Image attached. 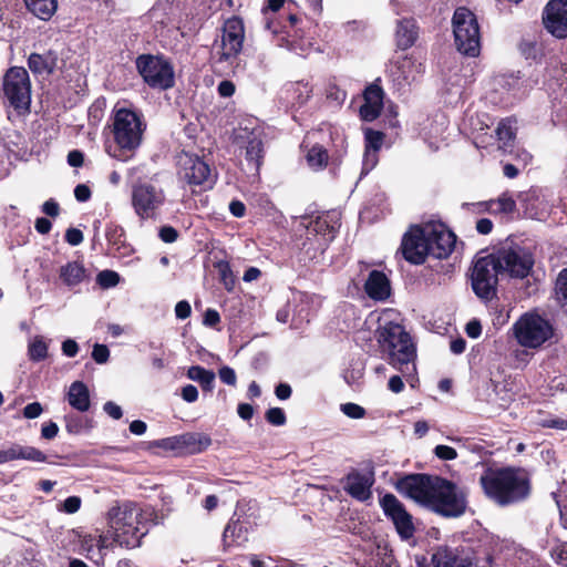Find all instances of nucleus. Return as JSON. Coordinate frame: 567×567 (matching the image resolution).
<instances>
[{
    "mask_svg": "<svg viewBox=\"0 0 567 567\" xmlns=\"http://www.w3.org/2000/svg\"><path fill=\"white\" fill-rule=\"evenodd\" d=\"M545 30L556 39L567 38V0H549L543 9Z\"/></svg>",
    "mask_w": 567,
    "mask_h": 567,
    "instance_id": "20",
    "label": "nucleus"
},
{
    "mask_svg": "<svg viewBox=\"0 0 567 567\" xmlns=\"http://www.w3.org/2000/svg\"><path fill=\"white\" fill-rule=\"evenodd\" d=\"M48 343L42 336H35L28 346V357L32 362H41L48 358Z\"/></svg>",
    "mask_w": 567,
    "mask_h": 567,
    "instance_id": "43",
    "label": "nucleus"
},
{
    "mask_svg": "<svg viewBox=\"0 0 567 567\" xmlns=\"http://www.w3.org/2000/svg\"><path fill=\"white\" fill-rule=\"evenodd\" d=\"M92 358L99 364H104L109 361L110 350L105 344L96 343L92 350Z\"/></svg>",
    "mask_w": 567,
    "mask_h": 567,
    "instance_id": "58",
    "label": "nucleus"
},
{
    "mask_svg": "<svg viewBox=\"0 0 567 567\" xmlns=\"http://www.w3.org/2000/svg\"><path fill=\"white\" fill-rule=\"evenodd\" d=\"M254 527L255 523L248 515L235 512L221 535L223 551L227 553L231 548L244 546L248 542Z\"/></svg>",
    "mask_w": 567,
    "mask_h": 567,
    "instance_id": "19",
    "label": "nucleus"
},
{
    "mask_svg": "<svg viewBox=\"0 0 567 567\" xmlns=\"http://www.w3.org/2000/svg\"><path fill=\"white\" fill-rule=\"evenodd\" d=\"M301 225L312 236H320L331 243L341 226V214L334 209L318 213L317 215H305L301 217Z\"/></svg>",
    "mask_w": 567,
    "mask_h": 567,
    "instance_id": "18",
    "label": "nucleus"
},
{
    "mask_svg": "<svg viewBox=\"0 0 567 567\" xmlns=\"http://www.w3.org/2000/svg\"><path fill=\"white\" fill-rule=\"evenodd\" d=\"M385 134L381 131L367 127L364 130V157L368 159L370 153L373 152V156L381 150Z\"/></svg>",
    "mask_w": 567,
    "mask_h": 567,
    "instance_id": "41",
    "label": "nucleus"
},
{
    "mask_svg": "<svg viewBox=\"0 0 567 567\" xmlns=\"http://www.w3.org/2000/svg\"><path fill=\"white\" fill-rule=\"evenodd\" d=\"M43 412V408L40 402H32L23 408L22 414L25 419L32 420L39 417Z\"/></svg>",
    "mask_w": 567,
    "mask_h": 567,
    "instance_id": "62",
    "label": "nucleus"
},
{
    "mask_svg": "<svg viewBox=\"0 0 567 567\" xmlns=\"http://www.w3.org/2000/svg\"><path fill=\"white\" fill-rule=\"evenodd\" d=\"M165 196L162 189H157L150 183L134 185L132 190V206L141 219L153 218L156 210L164 204Z\"/></svg>",
    "mask_w": 567,
    "mask_h": 567,
    "instance_id": "14",
    "label": "nucleus"
},
{
    "mask_svg": "<svg viewBox=\"0 0 567 567\" xmlns=\"http://www.w3.org/2000/svg\"><path fill=\"white\" fill-rule=\"evenodd\" d=\"M69 404L79 412H86L91 408L90 391L87 385L82 381L71 383L66 393Z\"/></svg>",
    "mask_w": 567,
    "mask_h": 567,
    "instance_id": "34",
    "label": "nucleus"
},
{
    "mask_svg": "<svg viewBox=\"0 0 567 567\" xmlns=\"http://www.w3.org/2000/svg\"><path fill=\"white\" fill-rule=\"evenodd\" d=\"M138 509L132 504H124L122 506H113L107 512V523L113 530L114 539L116 534L123 532L126 524L141 523L138 520Z\"/></svg>",
    "mask_w": 567,
    "mask_h": 567,
    "instance_id": "27",
    "label": "nucleus"
},
{
    "mask_svg": "<svg viewBox=\"0 0 567 567\" xmlns=\"http://www.w3.org/2000/svg\"><path fill=\"white\" fill-rule=\"evenodd\" d=\"M120 275L113 270H102L97 274L96 281L102 288H112L120 282Z\"/></svg>",
    "mask_w": 567,
    "mask_h": 567,
    "instance_id": "49",
    "label": "nucleus"
},
{
    "mask_svg": "<svg viewBox=\"0 0 567 567\" xmlns=\"http://www.w3.org/2000/svg\"><path fill=\"white\" fill-rule=\"evenodd\" d=\"M429 257L446 259L453 252L456 244L455 234L443 224L426 225L423 227Z\"/></svg>",
    "mask_w": 567,
    "mask_h": 567,
    "instance_id": "17",
    "label": "nucleus"
},
{
    "mask_svg": "<svg viewBox=\"0 0 567 567\" xmlns=\"http://www.w3.org/2000/svg\"><path fill=\"white\" fill-rule=\"evenodd\" d=\"M182 177L187 184L193 186H204V188H213L217 179V174H213V169L204 158L198 155L185 154L182 157Z\"/></svg>",
    "mask_w": 567,
    "mask_h": 567,
    "instance_id": "15",
    "label": "nucleus"
},
{
    "mask_svg": "<svg viewBox=\"0 0 567 567\" xmlns=\"http://www.w3.org/2000/svg\"><path fill=\"white\" fill-rule=\"evenodd\" d=\"M135 65L148 87L167 91L175 86L173 64L164 55L140 54L135 60Z\"/></svg>",
    "mask_w": 567,
    "mask_h": 567,
    "instance_id": "7",
    "label": "nucleus"
},
{
    "mask_svg": "<svg viewBox=\"0 0 567 567\" xmlns=\"http://www.w3.org/2000/svg\"><path fill=\"white\" fill-rule=\"evenodd\" d=\"M364 291L371 299L384 301L391 295L390 280L383 271L374 269L369 272L364 284Z\"/></svg>",
    "mask_w": 567,
    "mask_h": 567,
    "instance_id": "30",
    "label": "nucleus"
},
{
    "mask_svg": "<svg viewBox=\"0 0 567 567\" xmlns=\"http://www.w3.org/2000/svg\"><path fill=\"white\" fill-rule=\"evenodd\" d=\"M483 494L498 507L525 503L532 495L533 482L522 466H487L478 480Z\"/></svg>",
    "mask_w": 567,
    "mask_h": 567,
    "instance_id": "1",
    "label": "nucleus"
},
{
    "mask_svg": "<svg viewBox=\"0 0 567 567\" xmlns=\"http://www.w3.org/2000/svg\"><path fill=\"white\" fill-rule=\"evenodd\" d=\"M380 507L385 517L393 523L401 539L408 540L414 536L415 526L413 517L395 495L386 493L380 498Z\"/></svg>",
    "mask_w": 567,
    "mask_h": 567,
    "instance_id": "12",
    "label": "nucleus"
},
{
    "mask_svg": "<svg viewBox=\"0 0 567 567\" xmlns=\"http://www.w3.org/2000/svg\"><path fill=\"white\" fill-rule=\"evenodd\" d=\"M212 437L206 433L186 432L155 442V445L179 455H195L205 452L212 445Z\"/></svg>",
    "mask_w": 567,
    "mask_h": 567,
    "instance_id": "13",
    "label": "nucleus"
},
{
    "mask_svg": "<svg viewBox=\"0 0 567 567\" xmlns=\"http://www.w3.org/2000/svg\"><path fill=\"white\" fill-rule=\"evenodd\" d=\"M519 51L526 60L540 62L544 56L543 48L537 41L522 40Z\"/></svg>",
    "mask_w": 567,
    "mask_h": 567,
    "instance_id": "44",
    "label": "nucleus"
},
{
    "mask_svg": "<svg viewBox=\"0 0 567 567\" xmlns=\"http://www.w3.org/2000/svg\"><path fill=\"white\" fill-rule=\"evenodd\" d=\"M27 10L40 20L48 21L58 9V0H23Z\"/></svg>",
    "mask_w": 567,
    "mask_h": 567,
    "instance_id": "37",
    "label": "nucleus"
},
{
    "mask_svg": "<svg viewBox=\"0 0 567 567\" xmlns=\"http://www.w3.org/2000/svg\"><path fill=\"white\" fill-rule=\"evenodd\" d=\"M58 53L48 50L44 53L33 52L28 58V68L37 75H52L58 69Z\"/></svg>",
    "mask_w": 567,
    "mask_h": 567,
    "instance_id": "31",
    "label": "nucleus"
},
{
    "mask_svg": "<svg viewBox=\"0 0 567 567\" xmlns=\"http://www.w3.org/2000/svg\"><path fill=\"white\" fill-rule=\"evenodd\" d=\"M186 375L188 379L198 382L204 392H212L215 386V372L202 365L189 367Z\"/></svg>",
    "mask_w": 567,
    "mask_h": 567,
    "instance_id": "39",
    "label": "nucleus"
},
{
    "mask_svg": "<svg viewBox=\"0 0 567 567\" xmlns=\"http://www.w3.org/2000/svg\"><path fill=\"white\" fill-rule=\"evenodd\" d=\"M147 123L141 111L118 109L112 117V141L105 142V152L120 162L132 159L143 142Z\"/></svg>",
    "mask_w": 567,
    "mask_h": 567,
    "instance_id": "2",
    "label": "nucleus"
},
{
    "mask_svg": "<svg viewBox=\"0 0 567 567\" xmlns=\"http://www.w3.org/2000/svg\"><path fill=\"white\" fill-rule=\"evenodd\" d=\"M538 425L543 429H555V430H567V419H561L557 416L542 419L538 422Z\"/></svg>",
    "mask_w": 567,
    "mask_h": 567,
    "instance_id": "56",
    "label": "nucleus"
},
{
    "mask_svg": "<svg viewBox=\"0 0 567 567\" xmlns=\"http://www.w3.org/2000/svg\"><path fill=\"white\" fill-rule=\"evenodd\" d=\"M306 159L311 168L321 171L328 165L329 154L322 145L316 144L308 151Z\"/></svg>",
    "mask_w": 567,
    "mask_h": 567,
    "instance_id": "42",
    "label": "nucleus"
},
{
    "mask_svg": "<svg viewBox=\"0 0 567 567\" xmlns=\"http://www.w3.org/2000/svg\"><path fill=\"white\" fill-rule=\"evenodd\" d=\"M555 292L559 306L567 313V268L558 274Z\"/></svg>",
    "mask_w": 567,
    "mask_h": 567,
    "instance_id": "46",
    "label": "nucleus"
},
{
    "mask_svg": "<svg viewBox=\"0 0 567 567\" xmlns=\"http://www.w3.org/2000/svg\"><path fill=\"white\" fill-rule=\"evenodd\" d=\"M406 261L413 265H422L429 257V246L422 226L415 225L403 235L401 247Z\"/></svg>",
    "mask_w": 567,
    "mask_h": 567,
    "instance_id": "21",
    "label": "nucleus"
},
{
    "mask_svg": "<svg viewBox=\"0 0 567 567\" xmlns=\"http://www.w3.org/2000/svg\"><path fill=\"white\" fill-rule=\"evenodd\" d=\"M92 192L85 184H79L74 188V197L80 203H85L91 199Z\"/></svg>",
    "mask_w": 567,
    "mask_h": 567,
    "instance_id": "64",
    "label": "nucleus"
},
{
    "mask_svg": "<svg viewBox=\"0 0 567 567\" xmlns=\"http://www.w3.org/2000/svg\"><path fill=\"white\" fill-rule=\"evenodd\" d=\"M261 135V131L252 130L247 132L245 136V159L256 174H259L266 155L265 144Z\"/></svg>",
    "mask_w": 567,
    "mask_h": 567,
    "instance_id": "26",
    "label": "nucleus"
},
{
    "mask_svg": "<svg viewBox=\"0 0 567 567\" xmlns=\"http://www.w3.org/2000/svg\"><path fill=\"white\" fill-rule=\"evenodd\" d=\"M65 430L69 434H80L83 431H91L94 427V421L91 417L68 414L64 416Z\"/></svg>",
    "mask_w": 567,
    "mask_h": 567,
    "instance_id": "40",
    "label": "nucleus"
},
{
    "mask_svg": "<svg viewBox=\"0 0 567 567\" xmlns=\"http://www.w3.org/2000/svg\"><path fill=\"white\" fill-rule=\"evenodd\" d=\"M375 338L381 351L388 355L386 360L393 368L404 372L416 357L415 346L404 327L394 321H388L375 331Z\"/></svg>",
    "mask_w": 567,
    "mask_h": 567,
    "instance_id": "3",
    "label": "nucleus"
},
{
    "mask_svg": "<svg viewBox=\"0 0 567 567\" xmlns=\"http://www.w3.org/2000/svg\"><path fill=\"white\" fill-rule=\"evenodd\" d=\"M299 244V260L305 264L308 261H312L322 255L328 248L329 244L328 239L320 236H312L308 234V230L305 228V234L300 236Z\"/></svg>",
    "mask_w": 567,
    "mask_h": 567,
    "instance_id": "29",
    "label": "nucleus"
},
{
    "mask_svg": "<svg viewBox=\"0 0 567 567\" xmlns=\"http://www.w3.org/2000/svg\"><path fill=\"white\" fill-rule=\"evenodd\" d=\"M467 504L466 488L439 475L426 508L442 517L455 518L465 514Z\"/></svg>",
    "mask_w": 567,
    "mask_h": 567,
    "instance_id": "4",
    "label": "nucleus"
},
{
    "mask_svg": "<svg viewBox=\"0 0 567 567\" xmlns=\"http://www.w3.org/2000/svg\"><path fill=\"white\" fill-rule=\"evenodd\" d=\"M340 410L342 411V413L344 415H347L350 419L359 420V419H363L367 415L365 409L357 403H353V402H348V403L341 404Z\"/></svg>",
    "mask_w": 567,
    "mask_h": 567,
    "instance_id": "53",
    "label": "nucleus"
},
{
    "mask_svg": "<svg viewBox=\"0 0 567 567\" xmlns=\"http://www.w3.org/2000/svg\"><path fill=\"white\" fill-rule=\"evenodd\" d=\"M496 136L504 146H508L515 140V132L508 121H501L496 128Z\"/></svg>",
    "mask_w": 567,
    "mask_h": 567,
    "instance_id": "47",
    "label": "nucleus"
},
{
    "mask_svg": "<svg viewBox=\"0 0 567 567\" xmlns=\"http://www.w3.org/2000/svg\"><path fill=\"white\" fill-rule=\"evenodd\" d=\"M147 533L148 528L141 523L126 524L123 532L116 534L115 542L126 548H136Z\"/></svg>",
    "mask_w": 567,
    "mask_h": 567,
    "instance_id": "35",
    "label": "nucleus"
},
{
    "mask_svg": "<svg viewBox=\"0 0 567 567\" xmlns=\"http://www.w3.org/2000/svg\"><path fill=\"white\" fill-rule=\"evenodd\" d=\"M419 37V27L414 19H402L398 22L395 39L396 47L401 50H408L413 47Z\"/></svg>",
    "mask_w": 567,
    "mask_h": 567,
    "instance_id": "33",
    "label": "nucleus"
},
{
    "mask_svg": "<svg viewBox=\"0 0 567 567\" xmlns=\"http://www.w3.org/2000/svg\"><path fill=\"white\" fill-rule=\"evenodd\" d=\"M286 0H268L267 6L262 9V12L267 18H272L271 16L281 14L280 10L284 8Z\"/></svg>",
    "mask_w": 567,
    "mask_h": 567,
    "instance_id": "60",
    "label": "nucleus"
},
{
    "mask_svg": "<svg viewBox=\"0 0 567 567\" xmlns=\"http://www.w3.org/2000/svg\"><path fill=\"white\" fill-rule=\"evenodd\" d=\"M514 334L520 346L536 349L553 337L554 328L538 315H525L514 324Z\"/></svg>",
    "mask_w": 567,
    "mask_h": 567,
    "instance_id": "10",
    "label": "nucleus"
},
{
    "mask_svg": "<svg viewBox=\"0 0 567 567\" xmlns=\"http://www.w3.org/2000/svg\"><path fill=\"white\" fill-rule=\"evenodd\" d=\"M497 214H512L516 210V202L507 193L495 199Z\"/></svg>",
    "mask_w": 567,
    "mask_h": 567,
    "instance_id": "51",
    "label": "nucleus"
},
{
    "mask_svg": "<svg viewBox=\"0 0 567 567\" xmlns=\"http://www.w3.org/2000/svg\"><path fill=\"white\" fill-rule=\"evenodd\" d=\"M384 91L381 80L377 79L363 91V104L359 109L362 121L372 122L377 120L383 110Z\"/></svg>",
    "mask_w": 567,
    "mask_h": 567,
    "instance_id": "23",
    "label": "nucleus"
},
{
    "mask_svg": "<svg viewBox=\"0 0 567 567\" xmlns=\"http://www.w3.org/2000/svg\"><path fill=\"white\" fill-rule=\"evenodd\" d=\"M31 81L28 71L23 66H10L1 81V95L18 115L30 113Z\"/></svg>",
    "mask_w": 567,
    "mask_h": 567,
    "instance_id": "5",
    "label": "nucleus"
},
{
    "mask_svg": "<svg viewBox=\"0 0 567 567\" xmlns=\"http://www.w3.org/2000/svg\"><path fill=\"white\" fill-rule=\"evenodd\" d=\"M326 99L337 105L343 104L347 99V92L340 89L336 83H329L324 90Z\"/></svg>",
    "mask_w": 567,
    "mask_h": 567,
    "instance_id": "48",
    "label": "nucleus"
},
{
    "mask_svg": "<svg viewBox=\"0 0 567 567\" xmlns=\"http://www.w3.org/2000/svg\"><path fill=\"white\" fill-rule=\"evenodd\" d=\"M498 275H502L499 261L494 254L477 258L471 274L474 293L482 300L491 301L497 293Z\"/></svg>",
    "mask_w": 567,
    "mask_h": 567,
    "instance_id": "9",
    "label": "nucleus"
},
{
    "mask_svg": "<svg viewBox=\"0 0 567 567\" xmlns=\"http://www.w3.org/2000/svg\"><path fill=\"white\" fill-rule=\"evenodd\" d=\"M265 419L275 426L285 425L287 422L286 413L281 408H269L265 413Z\"/></svg>",
    "mask_w": 567,
    "mask_h": 567,
    "instance_id": "52",
    "label": "nucleus"
},
{
    "mask_svg": "<svg viewBox=\"0 0 567 567\" xmlns=\"http://www.w3.org/2000/svg\"><path fill=\"white\" fill-rule=\"evenodd\" d=\"M433 567H475L473 558L464 548L439 546L431 556Z\"/></svg>",
    "mask_w": 567,
    "mask_h": 567,
    "instance_id": "25",
    "label": "nucleus"
},
{
    "mask_svg": "<svg viewBox=\"0 0 567 567\" xmlns=\"http://www.w3.org/2000/svg\"><path fill=\"white\" fill-rule=\"evenodd\" d=\"M179 233L173 226H162L158 231V237L166 244H172L177 240Z\"/></svg>",
    "mask_w": 567,
    "mask_h": 567,
    "instance_id": "59",
    "label": "nucleus"
},
{
    "mask_svg": "<svg viewBox=\"0 0 567 567\" xmlns=\"http://www.w3.org/2000/svg\"><path fill=\"white\" fill-rule=\"evenodd\" d=\"M218 270L219 281L224 286L227 291H233L236 284V278L231 270V267L228 261H219L215 265Z\"/></svg>",
    "mask_w": 567,
    "mask_h": 567,
    "instance_id": "45",
    "label": "nucleus"
},
{
    "mask_svg": "<svg viewBox=\"0 0 567 567\" xmlns=\"http://www.w3.org/2000/svg\"><path fill=\"white\" fill-rule=\"evenodd\" d=\"M280 19L267 18L266 28L270 30L275 34L286 33L291 35V30L298 24L300 21L299 17L296 13H281Z\"/></svg>",
    "mask_w": 567,
    "mask_h": 567,
    "instance_id": "38",
    "label": "nucleus"
},
{
    "mask_svg": "<svg viewBox=\"0 0 567 567\" xmlns=\"http://www.w3.org/2000/svg\"><path fill=\"white\" fill-rule=\"evenodd\" d=\"M439 475L427 473H411L399 477L394 484L401 495L427 507Z\"/></svg>",
    "mask_w": 567,
    "mask_h": 567,
    "instance_id": "11",
    "label": "nucleus"
},
{
    "mask_svg": "<svg viewBox=\"0 0 567 567\" xmlns=\"http://www.w3.org/2000/svg\"><path fill=\"white\" fill-rule=\"evenodd\" d=\"M16 460H25L31 462H48V456L34 446L12 443L8 449L0 450V464Z\"/></svg>",
    "mask_w": 567,
    "mask_h": 567,
    "instance_id": "28",
    "label": "nucleus"
},
{
    "mask_svg": "<svg viewBox=\"0 0 567 567\" xmlns=\"http://www.w3.org/2000/svg\"><path fill=\"white\" fill-rule=\"evenodd\" d=\"M245 28L241 18L234 16L225 21L221 37V51L217 62L235 60L243 49Z\"/></svg>",
    "mask_w": 567,
    "mask_h": 567,
    "instance_id": "16",
    "label": "nucleus"
},
{
    "mask_svg": "<svg viewBox=\"0 0 567 567\" xmlns=\"http://www.w3.org/2000/svg\"><path fill=\"white\" fill-rule=\"evenodd\" d=\"M398 79L410 84L416 81L424 73V64L415 59L412 54L404 55L396 64Z\"/></svg>",
    "mask_w": 567,
    "mask_h": 567,
    "instance_id": "32",
    "label": "nucleus"
},
{
    "mask_svg": "<svg viewBox=\"0 0 567 567\" xmlns=\"http://www.w3.org/2000/svg\"><path fill=\"white\" fill-rule=\"evenodd\" d=\"M494 257L499 261L502 275L511 278L524 279L528 277L533 270L535 259L533 252L518 244H506L499 247Z\"/></svg>",
    "mask_w": 567,
    "mask_h": 567,
    "instance_id": "8",
    "label": "nucleus"
},
{
    "mask_svg": "<svg viewBox=\"0 0 567 567\" xmlns=\"http://www.w3.org/2000/svg\"><path fill=\"white\" fill-rule=\"evenodd\" d=\"M434 455L442 461H452L457 457V451L449 445H436L434 449Z\"/></svg>",
    "mask_w": 567,
    "mask_h": 567,
    "instance_id": "57",
    "label": "nucleus"
},
{
    "mask_svg": "<svg viewBox=\"0 0 567 567\" xmlns=\"http://www.w3.org/2000/svg\"><path fill=\"white\" fill-rule=\"evenodd\" d=\"M344 492L352 498L365 502L372 496V486L375 482L374 472L370 471L362 473L352 468L342 480Z\"/></svg>",
    "mask_w": 567,
    "mask_h": 567,
    "instance_id": "22",
    "label": "nucleus"
},
{
    "mask_svg": "<svg viewBox=\"0 0 567 567\" xmlns=\"http://www.w3.org/2000/svg\"><path fill=\"white\" fill-rule=\"evenodd\" d=\"M82 499L79 496H69L58 504V511L65 514H74L81 508Z\"/></svg>",
    "mask_w": 567,
    "mask_h": 567,
    "instance_id": "54",
    "label": "nucleus"
},
{
    "mask_svg": "<svg viewBox=\"0 0 567 567\" xmlns=\"http://www.w3.org/2000/svg\"><path fill=\"white\" fill-rule=\"evenodd\" d=\"M64 239L71 246H79L83 241L84 237L80 229L70 227L65 231Z\"/></svg>",
    "mask_w": 567,
    "mask_h": 567,
    "instance_id": "61",
    "label": "nucleus"
},
{
    "mask_svg": "<svg viewBox=\"0 0 567 567\" xmlns=\"http://www.w3.org/2000/svg\"><path fill=\"white\" fill-rule=\"evenodd\" d=\"M549 553L557 565L567 567V542H557Z\"/></svg>",
    "mask_w": 567,
    "mask_h": 567,
    "instance_id": "50",
    "label": "nucleus"
},
{
    "mask_svg": "<svg viewBox=\"0 0 567 567\" xmlns=\"http://www.w3.org/2000/svg\"><path fill=\"white\" fill-rule=\"evenodd\" d=\"M59 278L69 288H73L86 278V269L81 261H69L61 266Z\"/></svg>",
    "mask_w": 567,
    "mask_h": 567,
    "instance_id": "36",
    "label": "nucleus"
},
{
    "mask_svg": "<svg viewBox=\"0 0 567 567\" xmlns=\"http://www.w3.org/2000/svg\"><path fill=\"white\" fill-rule=\"evenodd\" d=\"M106 255L113 258L122 259L132 256L135 252L132 244L127 241L124 228L114 223L105 227Z\"/></svg>",
    "mask_w": 567,
    "mask_h": 567,
    "instance_id": "24",
    "label": "nucleus"
},
{
    "mask_svg": "<svg viewBox=\"0 0 567 567\" xmlns=\"http://www.w3.org/2000/svg\"><path fill=\"white\" fill-rule=\"evenodd\" d=\"M138 520H141L142 526L148 528V526H154L159 523L158 514L153 507H146L143 509H138Z\"/></svg>",
    "mask_w": 567,
    "mask_h": 567,
    "instance_id": "55",
    "label": "nucleus"
},
{
    "mask_svg": "<svg viewBox=\"0 0 567 567\" xmlns=\"http://www.w3.org/2000/svg\"><path fill=\"white\" fill-rule=\"evenodd\" d=\"M218 374H219V379L225 384L233 385V386L236 385L237 377H236L235 370L233 368L227 367V365L221 367L218 371Z\"/></svg>",
    "mask_w": 567,
    "mask_h": 567,
    "instance_id": "63",
    "label": "nucleus"
},
{
    "mask_svg": "<svg viewBox=\"0 0 567 567\" xmlns=\"http://www.w3.org/2000/svg\"><path fill=\"white\" fill-rule=\"evenodd\" d=\"M455 45L467 56L475 58L481 52V33L477 18L467 7L455 9L452 18Z\"/></svg>",
    "mask_w": 567,
    "mask_h": 567,
    "instance_id": "6",
    "label": "nucleus"
}]
</instances>
